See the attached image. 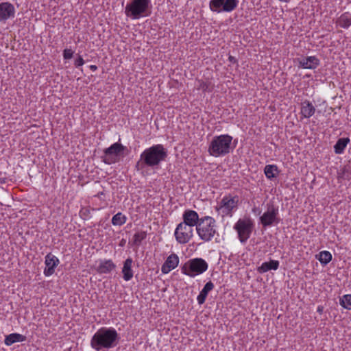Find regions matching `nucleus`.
Masks as SVG:
<instances>
[{"instance_id": "nucleus-1", "label": "nucleus", "mask_w": 351, "mask_h": 351, "mask_svg": "<svg viewBox=\"0 0 351 351\" xmlns=\"http://www.w3.org/2000/svg\"><path fill=\"white\" fill-rule=\"evenodd\" d=\"M119 336L114 328L103 327L99 329L92 337L90 346L97 351L110 349L117 346Z\"/></svg>"}, {"instance_id": "nucleus-2", "label": "nucleus", "mask_w": 351, "mask_h": 351, "mask_svg": "<svg viewBox=\"0 0 351 351\" xmlns=\"http://www.w3.org/2000/svg\"><path fill=\"white\" fill-rule=\"evenodd\" d=\"M168 152L162 144L154 145L145 149L141 154V159L148 167L157 169L166 160Z\"/></svg>"}, {"instance_id": "nucleus-3", "label": "nucleus", "mask_w": 351, "mask_h": 351, "mask_svg": "<svg viewBox=\"0 0 351 351\" xmlns=\"http://www.w3.org/2000/svg\"><path fill=\"white\" fill-rule=\"evenodd\" d=\"M151 13V0H130L125 8V15L134 20L149 16Z\"/></svg>"}, {"instance_id": "nucleus-4", "label": "nucleus", "mask_w": 351, "mask_h": 351, "mask_svg": "<svg viewBox=\"0 0 351 351\" xmlns=\"http://www.w3.org/2000/svg\"><path fill=\"white\" fill-rule=\"evenodd\" d=\"M232 137L228 134L215 136L208 147L210 155L219 157L230 153Z\"/></svg>"}, {"instance_id": "nucleus-5", "label": "nucleus", "mask_w": 351, "mask_h": 351, "mask_svg": "<svg viewBox=\"0 0 351 351\" xmlns=\"http://www.w3.org/2000/svg\"><path fill=\"white\" fill-rule=\"evenodd\" d=\"M215 220L209 216L200 219V222L196 228L197 232L202 240L210 241L216 233Z\"/></svg>"}, {"instance_id": "nucleus-6", "label": "nucleus", "mask_w": 351, "mask_h": 351, "mask_svg": "<svg viewBox=\"0 0 351 351\" xmlns=\"http://www.w3.org/2000/svg\"><path fill=\"white\" fill-rule=\"evenodd\" d=\"M208 263L201 258H195L186 261L181 267L182 273L190 277L203 274L208 269Z\"/></svg>"}, {"instance_id": "nucleus-7", "label": "nucleus", "mask_w": 351, "mask_h": 351, "mask_svg": "<svg viewBox=\"0 0 351 351\" xmlns=\"http://www.w3.org/2000/svg\"><path fill=\"white\" fill-rule=\"evenodd\" d=\"M126 149L127 147L122 144L114 143L104 149L102 161L108 165L116 163L119 161L120 156H123V152Z\"/></svg>"}, {"instance_id": "nucleus-8", "label": "nucleus", "mask_w": 351, "mask_h": 351, "mask_svg": "<svg viewBox=\"0 0 351 351\" xmlns=\"http://www.w3.org/2000/svg\"><path fill=\"white\" fill-rule=\"evenodd\" d=\"M253 227L254 223L250 218L239 219L235 223L234 228L237 230L241 243H245L250 238Z\"/></svg>"}, {"instance_id": "nucleus-9", "label": "nucleus", "mask_w": 351, "mask_h": 351, "mask_svg": "<svg viewBox=\"0 0 351 351\" xmlns=\"http://www.w3.org/2000/svg\"><path fill=\"white\" fill-rule=\"evenodd\" d=\"M239 0H211L209 8L214 12H230L236 9Z\"/></svg>"}, {"instance_id": "nucleus-10", "label": "nucleus", "mask_w": 351, "mask_h": 351, "mask_svg": "<svg viewBox=\"0 0 351 351\" xmlns=\"http://www.w3.org/2000/svg\"><path fill=\"white\" fill-rule=\"evenodd\" d=\"M278 208L273 204H267V209L260 217V221L264 228L278 223Z\"/></svg>"}, {"instance_id": "nucleus-11", "label": "nucleus", "mask_w": 351, "mask_h": 351, "mask_svg": "<svg viewBox=\"0 0 351 351\" xmlns=\"http://www.w3.org/2000/svg\"><path fill=\"white\" fill-rule=\"evenodd\" d=\"M174 235L178 243L185 244L193 237V228L180 223L175 230Z\"/></svg>"}, {"instance_id": "nucleus-12", "label": "nucleus", "mask_w": 351, "mask_h": 351, "mask_svg": "<svg viewBox=\"0 0 351 351\" xmlns=\"http://www.w3.org/2000/svg\"><path fill=\"white\" fill-rule=\"evenodd\" d=\"M239 197L235 195L232 197L224 196L220 202V206L224 209L223 213L226 215L230 214L232 210L237 207Z\"/></svg>"}, {"instance_id": "nucleus-13", "label": "nucleus", "mask_w": 351, "mask_h": 351, "mask_svg": "<svg viewBox=\"0 0 351 351\" xmlns=\"http://www.w3.org/2000/svg\"><path fill=\"white\" fill-rule=\"evenodd\" d=\"M182 218L183 221L181 223L192 228L194 226L197 228L199 222H200L197 213L192 210H186L183 213Z\"/></svg>"}, {"instance_id": "nucleus-14", "label": "nucleus", "mask_w": 351, "mask_h": 351, "mask_svg": "<svg viewBox=\"0 0 351 351\" xmlns=\"http://www.w3.org/2000/svg\"><path fill=\"white\" fill-rule=\"evenodd\" d=\"M15 9L14 5L9 2L0 3V22H5L8 19L14 17Z\"/></svg>"}, {"instance_id": "nucleus-15", "label": "nucleus", "mask_w": 351, "mask_h": 351, "mask_svg": "<svg viewBox=\"0 0 351 351\" xmlns=\"http://www.w3.org/2000/svg\"><path fill=\"white\" fill-rule=\"evenodd\" d=\"M179 263V258L177 254L173 253L170 254L164 264L162 265L161 271L163 274H168L170 271L175 269Z\"/></svg>"}, {"instance_id": "nucleus-16", "label": "nucleus", "mask_w": 351, "mask_h": 351, "mask_svg": "<svg viewBox=\"0 0 351 351\" xmlns=\"http://www.w3.org/2000/svg\"><path fill=\"white\" fill-rule=\"evenodd\" d=\"M59 260L51 253L45 256V264L47 267L45 269L44 274L46 276H49L54 273L56 267L58 265Z\"/></svg>"}, {"instance_id": "nucleus-17", "label": "nucleus", "mask_w": 351, "mask_h": 351, "mask_svg": "<svg viewBox=\"0 0 351 351\" xmlns=\"http://www.w3.org/2000/svg\"><path fill=\"white\" fill-rule=\"evenodd\" d=\"M279 265L278 261L270 260L269 262L263 263L257 268V271L260 274H263L270 270H277L279 267Z\"/></svg>"}, {"instance_id": "nucleus-18", "label": "nucleus", "mask_w": 351, "mask_h": 351, "mask_svg": "<svg viewBox=\"0 0 351 351\" xmlns=\"http://www.w3.org/2000/svg\"><path fill=\"white\" fill-rule=\"evenodd\" d=\"M214 289V284L209 281L206 283L202 290L197 298V300L199 304H203L205 302L208 293Z\"/></svg>"}, {"instance_id": "nucleus-19", "label": "nucleus", "mask_w": 351, "mask_h": 351, "mask_svg": "<svg viewBox=\"0 0 351 351\" xmlns=\"http://www.w3.org/2000/svg\"><path fill=\"white\" fill-rule=\"evenodd\" d=\"M132 259L131 258H127L123 264L122 269V273L123 274V279L128 281L133 277V271L132 270Z\"/></svg>"}, {"instance_id": "nucleus-20", "label": "nucleus", "mask_w": 351, "mask_h": 351, "mask_svg": "<svg viewBox=\"0 0 351 351\" xmlns=\"http://www.w3.org/2000/svg\"><path fill=\"white\" fill-rule=\"evenodd\" d=\"M315 108L309 101H304L302 103L301 114L305 118H309L313 115Z\"/></svg>"}, {"instance_id": "nucleus-21", "label": "nucleus", "mask_w": 351, "mask_h": 351, "mask_svg": "<svg viewBox=\"0 0 351 351\" xmlns=\"http://www.w3.org/2000/svg\"><path fill=\"white\" fill-rule=\"evenodd\" d=\"M115 267L116 265L111 260H106L101 262L97 268V271L99 274H108L113 270Z\"/></svg>"}, {"instance_id": "nucleus-22", "label": "nucleus", "mask_w": 351, "mask_h": 351, "mask_svg": "<svg viewBox=\"0 0 351 351\" xmlns=\"http://www.w3.org/2000/svg\"><path fill=\"white\" fill-rule=\"evenodd\" d=\"M26 340V337L19 333H12L7 335L4 343L6 346H11L16 342H22Z\"/></svg>"}, {"instance_id": "nucleus-23", "label": "nucleus", "mask_w": 351, "mask_h": 351, "mask_svg": "<svg viewBox=\"0 0 351 351\" xmlns=\"http://www.w3.org/2000/svg\"><path fill=\"white\" fill-rule=\"evenodd\" d=\"M350 141V140L349 138H339L334 145L335 153L337 154H342Z\"/></svg>"}, {"instance_id": "nucleus-24", "label": "nucleus", "mask_w": 351, "mask_h": 351, "mask_svg": "<svg viewBox=\"0 0 351 351\" xmlns=\"http://www.w3.org/2000/svg\"><path fill=\"white\" fill-rule=\"evenodd\" d=\"M337 23L342 28H348L351 25V14L345 12L337 19Z\"/></svg>"}, {"instance_id": "nucleus-25", "label": "nucleus", "mask_w": 351, "mask_h": 351, "mask_svg": "<svg viewBox=\"0 0 351 351\" xmlns=\"http://www.w3.org/2000/svg\"><path fill=\"white\" fill-rule=\"evenodd\" d=\"M264 173L268 179L271 180L278 176V169L276 165H267L264 169Z\"/></svg>"}, {"instance_id": "nucleus-26", "label": "nucleus", "mask_w": 351, "mask_h": 351, "mask_svg": "<svg viewBox=\"0 0 351 351\" xmlns=\"http://www.w3.org/2000/svg\"><path fill=\"white\" fill-rule=\"evenodd\" d=\"M316 258L322 265H327L332 260V254L328 251H322L316 255Z\"/></svg>"}, {"instance_id": "nucleus-27", "label": "nucleus", "mask_w": 351, "mask_h": 351, "mask_svg": "<svg viewBox=\"0 0 351 351\" xmlns=\"http://www.w3.org/2000/svg\"><path fill=\"white\" fill-rule=\"evenodd\" d=\"M127 217L121 213H118L112 218V223L114 226H121L126 222Z\"/></svg>"}, {"instance_id": "nucleus-28", "label": "nucleus", "mask_w": 351, "mask_h": 351, "mask_svg": "<svg viewBox=\"0 0 351 351\" xmlns=\"http://www.w3.org/2000/svg\"><path fill=\"white\" fill-rule=\"evenodd\" d=\"M339 304L344 308L348 310H351V295L346 294L344 295L339 300Z\"/></svg>"}, {"instance_id": "nucleus-29", "label": "nucleus", "mask_w": 351, "mask_h": 351, "mask_svg": "<svg viewBox=\"0 0 351 351\" xmlns=\"http://www.w3.org/2000/svg\"><path fill=\"white\" fill-rule=\"evenodd\" d=\"M147 237V233L144 231L137 232L134 235V244L135 245H140L142 241Z\"/></svg>"}, {"instance_id": "nucleus-30", "label": "nucleus", "mask_w": 351, "mask_h": 351, "mask_svg": "<svg viewBox=\"0 0 351 351\" xmlns=\"http://www.w3.org/2000/svg\"><path fill=\"white\" fill-rule=\"evenodd\" d=\"M305 61L307 62L309 69H314L319 64V60L315 56L305 58Z\"/></svg>"}, {"instance_id": "nucleus-31", "label": "nucleus", "mask_w": 351, "mask_h": 351, "mask_svg": "<svg viewBox=\"0 0 351 351\" xmlns=\"http://www.w3.org/2000/svg\"><path fill=\"white\" fill-rule=\"evenodd\" d=\"M147 167V165L145 163H144L143 160L141 159V155L139 160L136 162V164L135 165V169L137 171H140V170H143V169H145Z\"/></svg>"}, {"instance_id": "nucleus-32", "label": "nucleus", "mask_w": 351, "mask_h": 351, "mask_svg": "<svg viewBox=\"0 0 351 351\" xmlns=\"http://www.w3.org/2000/svg\"><path fill=\"white\" fill-rule=\"evenodd\" d=\"M73 51L71 49H66L63 51V57L64 59H71L73 57Z\"/></svg>"}, {"instance_id": "nucleus-33", "label": "nucleus", "mask_w": 351, "mask_h": 351, "mask_svg": "<svg viewBox=\"0 0 351 351\" xmlns=\"http://www.w3.org/2000/svg\"><path fill=\"white\" fill-rule=\"evenodd\" d=\"M84 63V61L83 60V58H82V56H79L78 58H77L75 61V66L76 67H78V66H82Z\"/></svg>"}, {"instance_id": "nucleus-34", "label": "nucleus", "mask_w": 351, "mask_h": 351, "mask_svg": "<svg viewBox=\"0 0 351 351\" xmlns=\"http://www.w3.org/2000/svg\"><path fill=\"white\" fill-rule=\"evenodd\" d=\"M299 64L301 67L303 69H309V67L308 66V63L306 61H305V58H302L299 60Z\"/></svg>"}, {"instance_id": "nucleus-35", "label": "nucleus", "mask_w": 351, "mask_h": 351, "mask_svg": "<svg viewBox=\"0 0 351 351\" xmlns=\"http://www.w3.org/2000/svg\"><path fill=\"white\" fill-rule=\"evenodd\" d=\"M252 212L256 215H260L261 213V210L260 209V208L258 207H254L252 208Z\"/></svg>"}, {"instance_id": "nucleus-36", "label": "nucleus", "mask_w": 351, "mask_h": 351, "mask_svg": "<svg viewBox=\"0 0 351 351\" xmlns=\"http://www.w3.org/2000/svg\"><path fill=\"white\" fill-rule=\"evenodd\" d=\"M208 86L206 83L205 82H202L200 84V88L204 90V91H206L208 88Z\"/></svg>"}, {"instance_id": "nucleus-37", "label": "nucleus", "mask_w": 351, "mask_h": 351, "mask_svg": "<svg viewBox=\"0 0 351 351\" xmlns=\"http://www.w3.org/2000/svg\"><path fill=\"white\" fill-rule=\"evenodd\" d=\"M228 60H229L231 63H232V64H235V63H237V59H236L234 56H230L228 57Z\"/></svg>"}, {"instance_id": "nucleus-38", "label": "nucleus", "mask_w": 351, "mask_h": 351, "mask_svg": "<svg viewBox=\"0 0 351 351\" xmlns=\"http://www.w3.org/2000/svg\"><path fill=\"white\" fill-rule=\"evenodd\" d=\"M317 311L319 314H322L323 313V311H324V306H318L317 308Z\"/></svg>"}, {"instance_id": "nucleus-39", "label": "nucleus", "mask_w": 351, "mask_h": 351, "mask_svg": "<svg viewBox=\"0 0 351 351\" xmlns=\"http://www.w3.org/2000/svg\"><path fill=\"white\" fill-rule=\"evenodd\" d=\"M90 69L93 71H96L97 69V66L96 65H90Z\"/></svg>"}, {"instance_id": "nucleus-40", "label": "nucleus", "mask_w": 351, "mask_h": 351, "mask_svg": "<svg viewBox=\"0 0 351 351\" xmlns=\"http://www.w3.org/2000/svg\"><path fill=\"white\" fill-rule=\"evenodd\" d=\"M0 183H1V184L5 183V178H3V179L0 178Z\"/></svg>"}]
</instances>
